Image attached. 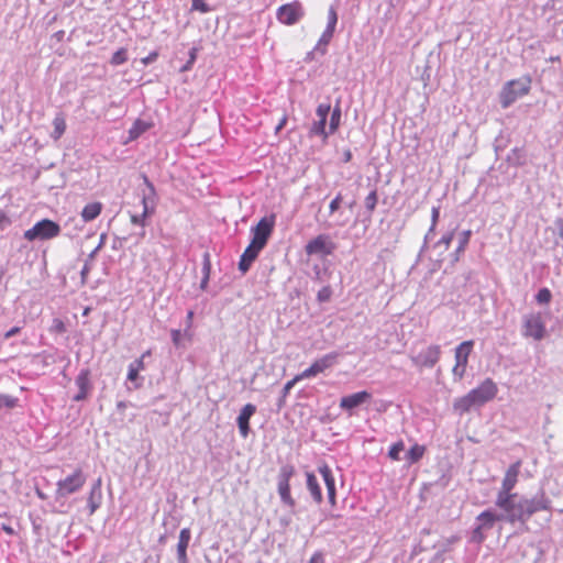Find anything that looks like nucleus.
Masks as SVG:
<instances>
[{"label": "nucleus", "mask_w": 563, "mask_h": 563, "mask_svg": "<svg viewBox=\"0 0 563 563\" xmlns=\"http://www.w3.org/2000/svg\"><path fill=\"white\" fill-rule=\"evenodd\" d=\"M102 481L101 478H97L89 492L87 503L89 508V514L92 515L100 508L102 504Z\"/></svg>", "instance_id": "obj_19"}, {"label": "nucleus", "mask_w": 563, "mask_h": 563, "mask_svg": "<svg viewBox=\"0 0 563 563\" xmlns=\"http://www.w3.org/2000/svg\"><path fill=\"white\" fill-rule=\"evenodd\" d=\"M191 539V531L189 528H183L179 532V540L177 543V561L178 563H188L187 549Z\"/></svg>", "instance_id": "obj_20"}, {"label": "nucleus", "mask_w": 563, "mask_h": 563, "mask_svg": "<svg viewBox=\"0 0 563 563\" xmlns=\"http://www.w3.org/2000/svg\"><path fill=\"white\" fill-rule=\"evenodd\" d=\"M191 11L208 13L211 11V7L205 0H191Z\"/></svg>", "instance_id": "obj_45"}, {"label": "nucleus", "mask_w": 563, "mask_h": 563, "mask_svg": "<svg viewBox=\"0 0 563 563\" xmlns=\"http://www.w3.org/2000/svg\"><path fill=\"white\" fill-rule=\"evenodd\" d=\"M210 273H211L210 253L205 252L202 255V276L210 277Z\"/></svg>", "instance_id": "obj_47"}, {"label": "nucleus", "mask_w": 563, "mask_h": 563, "mask_svg": "<svg viewBox=\"0 0 563 563\" xmlns=\"http://www.w3.org/2000/svg\"><path fill=\"white\" fill-rule=\"evenodd\" d=\"M300 380V376H295L292 379L288 380L280 393V396L276 402L277 410L279 411L286 404V397L289 395L291 388L296 385V383Z\"/></svg>", "instance_id": "obj_34"}, {"label": "nucleus", "mask_w": 563, "mask_h": 563, "mask_svg": "<svg viewBox=\"0 0 563 563\" xmlns=\"http://www.w3.org/2000/svg\"><path fill=\"white\" fill-rule=\"evenodd\" d=\"M87 476L81 468H76L71 474L67 475L64 479H59L56 484V500L68 497L77 493L85 485Z\"/></svg>", "instance_id": "obj_5"}, {"label": "nucleus", "mask_w": 563, "mask_h": 563, "mask_svg": "<svg viewBox=\"0 0 563 563\" xmlns=\"http://www.w3.org/2000/svg\"><path fill=\"white\" fill-rule=\"evenodd\" d=\"M331 133H329V131H327V121L325 120H318V121H313V123L311 124L310 129H309V136H321L323 141H327L329 135Z\"/></svg>", "instance_id": "obj_30"}, {"label": "nucleus", "mask_w": 563, "mask_h": 563, "mask_svg": "<svg viewBox=\"0 0 563 563\" xmlns=\"http://www.w3.org/2000/svg\"><path fill=\"white\" fill-rule=\"evenodd\" d=\"M287 123V115H283V118L279 120L278 124L275 128V133L278 134L286 125Z\"/></svg>", "instance_id": "obj_61"}, {"label": "nucleus", "mask_w": 563, "mask_h": 563, "mask_svg": "<svg viewBox=\"0 0 563 563\" xmlns=\"http://www.w3.org/2000/svg\"><path fill=\"white\" fill-rule=\"evenodd\" d=\"M474 347V341L467 340L463 341L455 347V363L461 365H466L468 363V357Z\"/></svg>", "instance_id": "obj_25"}, {"label": "nucleus", "mask_w": 563, "mask_h": 563, "mask_svg": "<svg viewBox=\"0 0 563 563\" xmlns=\"http://www.w3.org/2000/svg\"><path fill=\"white\" fill-rule=\"evenodd\" d=\"M145 369V363L142 358H136L129 365L126 379L134 383L135 388L142 386L143 378L140 376V372Z\"/></svg>", "instance_id": "obj_23"}, {"label": "nucleus", "mask_w": 563, "mask_h": 563, "mask_svg": "<svg viewBox=\"0 0 563 563\" xmlns=\"http://www.w3.org/2000/svg\"><path fill=\"white\" fill-rule=\"evenodd\" d=\"M405 450V443L404 441H398L396 443H394L390 448H389V451H388V457L394 460V461H399L401 457H400V453Z\"/></svg>", "instance_id": "obj_42"}, {"label": "nucleus", "mask_w": 563, "mask_h": 563, "mask_svg": "<svg viewBox=\"0 0 563 563\" xmlns=\"http://www.w3.org/2000/svg\"><path fill=\"white\" fill-rule=\"evenodd\" d=\"M441 355V347L439 345H430L426 350L421 351L415 358L413 362L423 367H433Z\"/></svg>", "instance_id": "obj_18"}, {"label": "nucleus", "mask_w": 563, "mask_h": 563, "mask_svg": "<svg viewBox=\"0 0 563 563\" xmlns=\"http://www.w3.org/2000/svg\"><path fill=\"white\" fill-rule=\"evenodd\" d=\"M534 298L539 305H548L552 300V292L549 288L542 287L538 290Z\"/></svg>", "instance_id": "obj_40"}, {"label": "nucleus", "mask_w": 563, "mask_h": 563, "mask_svg": "<svg viewBox=\"0 0 563 563\" xmlns=\"http://www.w3.org/2000/svg\"><path fill=\"white\" fill-rule=\"evenodd\" d=\"M90 375H91V372L88 367L80 369V372L77 375L76 380H75L79 391L73 397L74 401L79 402V401H84L88 398V395H89L90 390L92 389V385L90 382Z\"/></svg>", "instance_id": "obj_16"}, {"label": "nucleus", "mask_w": 563, "mask_h": 563, "mask_svg": "<svg viewBox=\"0 0 563 563\" xmlns=\"http://www.w3.org/2000/svg\"><path fill=\"white\" fill-rule=\"evenodd\" d=\"M453 238H454V231L448 232L435 243L434 246L437 247L440 245H444L445 249H449V246L451 245V242L453 241Z\"/></svg>", "instance_id": "obj_51"}, {"label": "nucleus", "mask_w": 563, "mask_h": 563, "mask_svg": "<svg viewBox=\"0 0 563 563\" xmlns=\"http://www.w3.org/2000/svg\"><path fill=\"white\" fill-rule=\"evenodd\" d=\"M1 530H3L9 536L16 534L15 530L10 525H8V523H2L1 525Z\"/></svg>", "instance_id": "obj_64"}, {"label": "nucleus", "mask_w": 563, "mask_h": 563, "mask_svg": "<svg viewBox=\"0 0 563 563\" xmlns=\"http://www.w3.org/2000/svg\"><path fill=\"white\" fill-rule=\"evenodd\" d=\"M426 452V446L415 443L405 454V459L409 464L418 463Z\"/></svg>", "instance_id": "obj_31"}, {"label": "nucleus", "mask_w": 563, "mask_h": 563, "mask_svg": "<svg viewBox=\"0 0 563 563\" xmlns=\"http://www.w3.org/2000/svg\"><path fill=\"white\" fill-rule=\"evenodd\" d=\"M336 23L338 12L336 9L333 5H331L328 11V23L324 31L334 35Z\"/></svg>", "instance_id": "obj_38"}, {"label": "nucleus", "mask_w": 563, "mask_h": 563, "mask_svg": "<svg viewBox=\"0 0 563 563\" xmlns=\"http://www.w3.org/2000/svg\"><path fill=\"white\" fill-rule=\"evenodd\" d=\"M106 239H107V235L104 233H102L100 235V241H99L98 245L88 254V257L85 261V264H84V266L81 268V272H80V277H81V283L82 284H85L87 278H88L89 272L91 269V264H90L91 261L95 260V257L97 256L98 252L103 247Z\"/></svg>", "instance_id": "obj_24"}, {"label": "nucleus", "mask_w": 563, "mask_h": 563, "mask_svg": "<svg viewBox=\"0 0 563 563\" xmlns=\"http://www.w3.org/2000/svg\"><path fill=\"white\" fill-rule=\"evenodd\" d=\"M54 130L51 134L55 141L59 140L66 130V121L62 115L55 117L53 121Z\"/></svg>", "instance_id": "obj_36"}, {"label": "nucleus", "mask_w": 563, "mask_h": 563, "mask_svg": "<svg viewBox=\"0 0 563 563\" xmlns=\"http://www.w3.org/2000/svg\"><path fill=\"white\" fill-rule=\"evenodd\" d=\"M305 15L302 4L299 1H292L280 5L277 9L276 18L285 25H294L299 22Z\"/></svg>", "instance_id": "obj_9"}, {"label": "nucleus", "mask_w": 563, "mask_h": 563, "mask_svg": "<svg viewBox=\"0 0 563 563\" xmlns=\"http://www.w3.org/2000/svg\"><path fill=\"white\" fill-rule=\"evenodd\" d=\"M472 234L473 233L471 230H464L460 233L457 247L453 253L450 254L451 266H454L460 261L461 256L464 254L470 243Z\"/></svg>", "instance_id": "obj_21"}, {"label": "nucleus", "mask_w": 563, "mask_h": 563, "mask_svg": "<svg viewBox=\"0 0 563 563\" xmlns=\"http://www.w3.org/2000/svg\"><path fill=\"white\" fill-rule=\"evenodd\" d=\"M151 126V123L141 119H136L129 130V139L131 141L139 139L143 133L150 130Z\"/></svg>", "instance_id": "obj_29"}, {"label": "nucleus", "mask_w": 563, "mask_h": 563, "mask_svg": "<svg viewBox=\"0 0 563 563\" xmlns=\"http://www.w3.org/2000/svg\"><path fill=\"white\" fill-rule=\"evenodd\" d=\"M333 290L330 285L323 286L317 294V301L319 303H325L331 300Z\"/></svg>", "instance_id": "obj_44"}, {"label": "nucleus", "mask_w": 563, "mask_h": 563, "mask_svg": "<svg viewBox=\"0 0 563 563\" xmlns=\"http://www.w3.org/2000/svg\"><path fill=\"white\" fill-rule=\"evenodd\" d=\"M295 466L291 464H285L280 467L277 476V490L280 500L284 505L294 508L296 505L295 499L290 494V478L295 475Z\"/></svg>", "instance_id": "obj_7"}, {"label": "nucleus", "mask_w": 563, "mask_h": 563, "mask_svg": "<svg viewBox=\"0 0 563 563\" xmlns=\"http://www.w3.org/2000/svg\"><path fill=\"white\" fill-rule=\"evenodd\" d=\"M466 371V365H461L459 363H455L452 373L456 379H462L464 377Z\"/></svg>", "instance_id": "obj_53"}, {"label": "nucleus", "mask_w": 563, "mask_h": 563, "mask_svg": "<svg viewBox=\"0 0 563 563\" xmlns=\"http://www.w3.org/2000/svg\"><path fill=\"white\" fill-rule=\"evenodd\" d=\"M126 241V238L115 236L112 242V250H120L123 247V242Z\"/></svg>", "instance_id": "obj_59"}, {"label": "nucleus", "mask_w": 563, "mask_h": 563, "mask_svg": "<svg viewBox=\"0 0 563 563\" xmlns=\"http://www.w3.org/2000/svg\"><path fill=\"white\" fill-rule=\"evenodd\" d=\"M522 334L541 341L547 335V329L541 313H532L525 317Z\"/></svg>", "instance_id": "obj_10"}, {"label": "nucleus", "mask_w": 563, "mask_h": 563, "mask_svg": "<svg viewBox=\"0 0 563 563\" xmlns=\"http://www.w3.org/2000/svg\"><path fill=\"white\" fill-rule=\"evenodd\" d=\"M306 486L313 501L320 505L323 501V495L318 478L311 472L306 473Z\"/></svg>", "instance_id": "obj_22"}, {"label": "nucleus", "mask_w": 563, "mask_h": 563, "mask_svg": "<svg viewBox=\"0 0 563 563\" xmlns=\"http://www.w3.org/2000/svg\"><path fill=\"white\" fill-rule=\"evenodd\" d=\"M333 37V34H330L325 31H323L322 35L320 36L318 43L314 46V51H318L320 55L327 54V46L330 44L331 40Z\"/></svg>", "instance_id": "obj_37"}, {"label": "nucleus", "mask_w": 563, "mask_h": 563, "mask_svg": "<svg viewBox=\"0 0 563 563\" xmlns=\"http://www.w3.org/2000/svg\"><path fill=\"white\" fill-rule=\"evenodd\" d=\"M19 398L13 397L11 395L0 394V409L1 408H8L13 409L18 406Z\"/></svg>", "instance_id": "obj_43"}, {"label": "nucleus", "mask_w": 563, "mask_h": 563, "mask_svg": "<svg viewBox=\"0 0 563 563\" xmlns=\"http://www.w3.org/2000/svg\"><path fill=\"white\" fill-rule=\"evenodd\" d=\"M378 201L377 190L373 189L365 198V208L368 212V218H371L372 213L374 212L376 205Z\"/></svg>", "instance_id": "obj_39"}, {"label": "nucleus", "mask_w": 563, "mask_h": 563, "mask_svg": "<svg viewBox=\"0 0 563 563\" xmlns=\"http://www.w3.org/2000/svg\"><path fill=\"white\" fill-rule=\"evenodd\" d=\"M309 563H324V558L321 552H316L309 560Z\"/></svg>", "instance_id": "obj_60"}, {"label": "nucleus", "mask_w": 563, "mask_h": 563, "mask_svg": "<svg viewBox=\"0 0 563 563\" xmlns=\"http://www.w3.org/2000/svg\"><path fill=\"white\" fill-rule=\"evenodd\" d=\"M318 472L322 476L327 488L328 500L332 507L336 505V487L335 478L331 467L327 463H322L318 466Z\"/></svg>", "instance_id": "obj_14"}, {"label": "nucleus", "mask_w": 563, "mask_h": 563, "mask_svg": "<svg viewBox=\"0 0 563 563\" xmlns=\"http://www.w3.org/2000/svg\"><path fill=\"white\" fill-rule=\"evenodd\" d=\"M60 233V225L51 220V219H42L37 221L31 229L26 230L23 234L24 239L33 242V241H44L53 239Z\"/></svg>", "instance_id": "obj_4"}, {"label": "nucleus", "mask_w": 563, "mask_h": 563, "mask_svg": "<svg viewBox=\"0 0 563 563\" xmlns=\"http://www.w3.org/2000/svg\"><path fill=\"white\" fill-rule=\"evenodd\" d=\"M342 200H343V197H342V194L339 192L330 202L329 205V210H330V214L336 212L340 207H341V203H342Z\"/></svg>", "instance_id": "obj_50"}, {"label": "nucleus", "mask_w": 563, "mask_h": 563, "mask_svg": "<svg viewBox=\"0 0 563 563\" xmlns=\"http://www.w3.org/2000/svg\"><path fill=\"white\" fill-rule=\"evenodd\" d=\"M263 250L264 249L250 242L244 252L241 254L238 263V268L242 275H245L250 271L252 264L256 261Z\"/></svg>", "instance_id": "obj_17"}, {"label": "nucleus", "mask_w": 563, "mask_h": 563, "mask_svg": "<svg viewBox=\"0 0 563 563\" xmlns=\"http://www.w3.org/2000/svg\"><path fill=\"white\" fill-rule=\"evenodd\" d=\"M158 57V52L157 51H153L151 52L146 57L142 58L141 59V63L145 66L154 63Z\"/></svg>", "instance_id": "obj_56"}, {"label": "nucleus", "mask_w": 563, "mask_h": 563, "mask_svg": "<svg viewBox=\"0 0 563 563\" xmlns=\"http://www.w3.org/2000/svg\"><path fill=\"white\" fill-rule=\"evenodd\" d=\"M440 218V207H432L431 210V225L429 228V233H434L438 221Z\"/></svg>", "instance_id": "obj_48"}, {"label": "nucleus", "mask_w": 563, "mask_h": 563, "mask_svg": "<svg viewBox=\"0 0 563 563\" xmlns=\"http://www.w3.org/2000/svg\"><path fill=\"white\" fill-rule=\"evenodd\" d=\"M530 518L514 514L509 510H500L497 512L493 508L485 509L475 518V525L470 533V542L481 544L486 540L487 532L494 529L495 525L499 521L510 523L512 526L519 525L520 528L528 530V521Z\"/></svg>", "instance_id": "obj_2"}, {"label": "nucleus", "mask_w": 563, "mask_h": 563, "mask_svg": "<svg viewBox=\"0 0 563 563\" xmlns=\"http://www.w3.org/2000/svg\"><path fill=\"white\" fill-rule=\"evenodd\" d=\"M336 247L338 245L333 242L332 238L329 234L323 233L311 239L305 245V252L309 256L319 255L321 257H325L332 255Z\"/></svg>", "instance_id": "obj_8"}, {"label": "nucleus", "mask_w": 563, "mask_h": 563, "mask_svg": "<svg viewBox=\"0 0 563 563\" xmlns=\"http://www.w3.org/2000/svg\"><path fill=\"white\" fill-rule=\"evenodd\" d=\"M12 221L11 219L7 216V213L2 210H0V231H3L4 229H7L9 225H11Z\"/></svg>", "instance_id": "obj_54"}, {"label": "nucleus", "mask_w": 563, "mask_h": 563, "mask_svg": "<svg viewBox=\"0 0 563 563\" xmlns=\"http://www.w3.org/2000/svg\"><path fill=\"white\" fill-rule=\"evenodd\" d=\"M330 111H331V104H330V102H327V103H320V104L317 107L316 114L318 115V118H319L320 120H325V121H328V117H329Z\"/></svg>", "instance_id": "obj_46"}, {"label": "nucleus", "mask_w": 563, "mask_h": 563, "mask_svg": "<svg viewBox=\"0 0 563 563\" xmlns=\"http://www.w3.org/2000/svg\"><path fill=\"white\" fill-rule=\"evenodd\" d=\"M554 229H551L552 233L553 234H558L562 240H563V218H556L554 220ZM549 229H547V231H549Z\"/></svg>", "instance_id": "obj_52"}, {"label": "nucleus", "mask_w": 563, "mask_h": 563, "mask_svg": "<svg viewBox=\"0 0 563 563\" xmlns=\"http://www.w3.org/2000/svg\"><path fill=\"white\" fill-rule=\"evenodd\" d=\"M188 59L192 63H196L197 60V56H198V48L197 47H191L188 52Z\"/></svg>", "instance_id": "obj_63"}, {"label": "nucleus", "mask_w": 563, "mask_h": 563, "mask_svg": "<svg viewBox=\"0 0 563 563\" xmlns=\"http://www.w3.org/2000/svg\"><path fill=\"white\" fill-rule=\"evenodd\" d=\"M183 335L185 334L179 329H173L170 331L172 342L176 347L183 346Z\"/></svg>", "instance_id": "obj_49"}, {"label": "nucleus", "mask_w": 563, "mask_h": 563, "mask_svg": "<svg viewBox=\"0 0 563 563\" xmlns=\"http://www.w3.org/2000/svg\"><path fill=\"white\" fill-rule=\"evenodd\" d=\"M498 388L492 378H486L479 386L468 393L474 398L478 407L484 406L497 395Z\"/></svg>", "instance_id": "obj_12"}, {"label": "nucleus", "mask_w": 563, "mask_h": 563, "mask_svg": "<svg viewBox=\"0 0 563 563\" xmlns=\"http://www.w3.org/2000/svg\"><path fill=\"white\" fill-rule=\"evenodd\" d=\"M256 412V406L249 402L242 407L236 417V426L243 439H246L251 433L250 420Z\"/></svg>", "instance_id": "obj_15"}, {"label": "nucleus", "mask_w": 563, "mask_h": 563, "mask_svg": "<svg viewBox=\"0 0 563 563\" xmlns=\"http://www.w3.org/2000/svg\"><path fill=\"white\" fill-rule=\"evenodd\" d=\"M372 400V394L367 390H361L351 395L343 396L340 399V408L347 412L349 416L354 413L356 408L368 404Z\"/></svg>", "instance_id": "obj_13"}, {"label": "nucleus", "mask_w": 563, "mask_h": 563, "mask_svg": "<svg viewBox=\"0 0 563 563\" xmlns=\"http://www.w3.org/2000/svg\"><path fill=\"white\" fill-rule=\"evenodd\" d=\"M530 88L531 77L529 75L507 81L499 93V103L501 108H509L518 98L528 95Z\"/></svg>", "instance_id": "obj_3"}, {"label": "nucleus", "mask_w": 563, "mask_h": 563, "mask_svg": "<svg viewBox=\"0 0 563 563\" xmlns=\"http://www.w3.org/2000/svg\"><path fill=\"white\" fill-rule=\"evenodd\" d=\"M22 328L21 327H12L10 330H8L3 338L7 340V339H10V338H13L15 335H18L20 332H21Z\"/></svg>", "instance_id": "obj_57"}, {"label": "nucleus", "mask_w": 563, "mask_h": 563, "mask_svg": "<svg viewBox=\"0 0 563 563\" xmlns=\"http://www.w3.org/2000/svg\"><path fill=\"white\" fill-rule=\"evenodd\" d=\"M339 356L340 354L338 352H330L323 355L322 357L316 360L308 368H306L298 376H300V379L314 377L318 374L335 365L338 363Z\"/></svg>", "instance_id": "obj_11"}, {"label": "nucleus", "mask_w": 563, "mask_h": 563, "mask_svg": "<svg viewBox=\"0 0 563 563\" xmlns=\"http://www.w3.org/2000/svg\"><path fill=\"white\" fill-rule=\"evenodd\" d=\"M142 178L144 181V185L146 186L147 191L143 192L142 196V206L143 207H154L155 206V199H156V189L154 184L148 179V177L145 174H142Z\"/></svg>", "instance_id": "obj_27"}, {"label": "nucleus", "mask_w": 563, "mask_h": 563, "mask_svg": "<svg viewBox=\"0 0 563 563\" xmlns=\"http://www.w3.org/2000/svg\"><path fill=\"white\" fill-rule=\"evenodd\" d=\"M126 60H128V51H126V48L121 47L113 53L110 63L113 66H119V65L124 64Z\"/></svg>", "instance_id": "obj_41"}, {"label": "nucleus", "mask_w": 563, "mask_h": 563, "mask_svg": "<svg viewBox=\"0 0 563 563\" xmlns=\"http://www.w3.org/2000/svg\"><path fill=\"white\" fill-rule=\"evenodd\" d=\"M52 330L57 333H64L66 332V325L60 319H54Z\"/></svg>", "instance_id": "obj_55"}, {"label": "nucleus", "mask_w": 563, "mask_h": 563, "mask_svg": "<svg viewBox=\"0 0 563 563\" xmlns=\"http://www.w3.org/2000/svg\"><path fill=\"white\" fill-rule=\"evenodd\" d=\"M317 53H318V51H314V48L312 51L308 52L306 54V56L303 57V62L307 64L313 62Z\"/></svg>", "instance_id": "obj_62"}, {"label": "nucleus", "mask_w": 563, "mask_h": 563, "mask_svg": "<svg viewBox=\"0 0 563 563\" xmlns=\"http://www.w3.org/2000/svg\"><path fill=\"white\" fill-rule=\"evenodd\" d=\"M472 408H479L474 398L467 393L465 396L456 398L453 402V410L459 415L468 412Z\"/></svg>", "instance_id": "obj_26"}, {"label": "nucleus", "mask_w": 563, "mask_h": 563, "mask_svg": "<svg viewBox=\"0 0 563 563\" xmlns=\"http://www.w3.org/2000/svg\"><path fill=\"white\" fill-rule=\"evenodd\" d=\"M102 211V203L99 201H95L91 203H88L84 207L81 211V218L85 222H90L98 218Z\"/></svg>", "instance_id": "obj_28"}, {"label": "nucleus", "mask_w": 563, "mask_h": 563, "mask_svg": "<svg viewBox=\"0 0 563 563\" xmlns=\"http://www.w3.org/2000/svg\"><path fill=\"white\" fill-rule=\"evenodd\" d=\"M507 162L514 166H522L526 164V153L520 147H515L507 155Z\"/></svg>", "instance_id": "obj_33"}, {"label": "nucleus", "mask_w": 563, "mask_h": 563, "mask_svg": "<svg viewBox=\"0 0 563 563\" xmlns=\"http://www.w3.org/2000/svg\"><path fill=\"white\" fill-rule=\"evenodd\" d=\"M194 311L192 310H189L187 312V316H186V324H187V328L185 329L184 331V334H188V330L191 328V324H192V319H194Z\"/></svg>", "instance_id": "obj_58"}, {"label": "nucleus", "mask_w": 563, "mask_h": 563, "mask_svg": "<svg viewBox=\"0 0 563 563\" xmlns=\"http://www.w3.org/2000/svg\"><path fill=\"white\" fill-rule=\"evenodd\" d=\"M154 213V207H143L141 214H131V222L135 225L144 228L146 225V219Z\"/></svg>", "instance_id": "obj_35"}, {"label": "nucleus", "mask_w": 563, "mask_h": 563, "mask_svg": "<svg viewBox=\"0 0 563 563\" xmlns=\"http://www.w3.org/2000/svg\"><path fill=\"white\" fill-rule=\"evenodd\" d=\"M275 222V213L261 218L260 221L251 228V242L262 249H265L274 232Z\"/></svg>", "instance_id": "obj_6"}, {"label": "nucleus", "mask_w": 563, "mask_h": 563, "mask_svg": "<svg viewBox=\"0 0 563 563\" xmlns=\"http://www.w3.org/2000/svg\"><path fill=\"white\" fill-rule=\"evenodd\" d=\"M520 467L521 461L518 460L507 468L501 482V487L496 496V507L499 510H510L512 515L519 512L530 519L540 511H551L552 500L543 488H540L532 496L514 492L518 482Z\"/></svg>", "instance_id": "obj_1"}, {"label": "nucleus", "mask_w": 563, "mask_h": 563, "mask_svg": "<svg viewBox=\"0 0 563 563\" xmlns=\"http://www.w3.org/2000/svg\"><path fill=\"white\" fill-rule=\"evenodd\" d=\"M330 112H331V117H330V122H329V133L334 134L341 124L342 111H341L340 100L336 101V104Z\"/></svg>", "instance_id": "obj_32"}]
</instances>
